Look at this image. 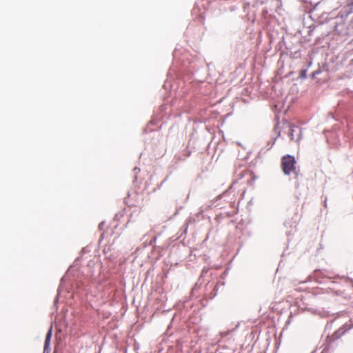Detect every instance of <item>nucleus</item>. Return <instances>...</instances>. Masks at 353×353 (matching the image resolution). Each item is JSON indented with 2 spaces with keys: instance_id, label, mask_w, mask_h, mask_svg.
I'll return each instance as SVG.
<instances>
[{
  "instance_id": "obj_1",
  "label": "nucleus",
  "mask_w": 353,
  "mask_h": 353,
  "mask_svg": "<svg viewBox=\"0 0 353 353\" xmlns=\"http://www.w3.org/2000/svg\"><path fill=\"white\" fill-rule=\"evenodd\" d=\"M296 161L294 157L285 155L281 159V168L285 174L289 175L295 172Z\"/></svg>"
},
{
  "instance_id": "obj_2",
  "label": "nucleus",
  "mask_w": 353,
  "mask_h": 353,
  "mask_svg": "<svg viewBox=\"0 0 353 353\" xmlns=\"http://www.w3.org/2000/svg\"><path fill=\"white\" fill-rule=\"evenodd\" d=\"M51 330H50L48 331V332L46 334V341H45V347H46L47 346L49 345V343H50V338H51Z\"/></svg>"
},
{
  "instance_id": "obj_3",
  "label": "nucleus",
  "mask_w": 353,
  "mask_h": 353,
  "mask_svg": "<svg viewBox=\"0 0 353 353\" xmlns=\"http://www.w3.org/2000/svg\"><path fill=\"white\" fill-rule=\"evenodd\" d=\"M293 132H294L293 126L290 125L289 136H290L291 140L294 139V134H293Z\"/></svg>"
}]
</instances>
